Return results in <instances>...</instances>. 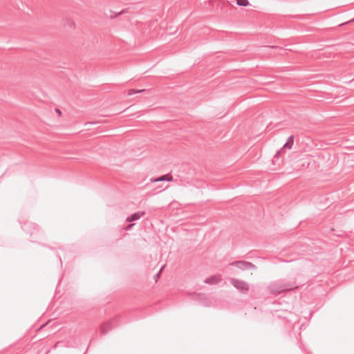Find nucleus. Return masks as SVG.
Wrapping results in <instances>:
<instances>
[{"label": "nucleus", "mask_w": 354, "mask_h": 354, "mask_svg": "<svg viewBox=\"0 0 354 354\" xmlns=\"http://www.w3.org/2000/svg\"><path fill=\"white\" fill-rule=\"evenodd\" d=\"M23 230L27 234H30L32 239L31 241L36 242L38 238L41 237V232L37 229L35 224L32 223H26L22 225Z\"/></svg>", "instance_id": "2"}, {"label": "nucleus", "mask_w": 354, "mask_h": 354, "mask_svg": "<svg viewBox=\"0 0 354 354\" xmlns=\"http://www.w3.org/2000/svg\"><path fill=\"white\" fill-rule=\"evenodd\" d=\"M44 326V324H43V325H41V326H40V329H41Z\"/></svg>", "instance_id": "17"}, {"label": "nucleus", "mask_w": 354, "mask_h": 354, "mask_svg": "<svg viewBox=\"0 0 354 354\" xmlns=\"http://www.w3.org/2000/svg\"><path fill=\"white\" fill-rule=\"evenodd\" d=\"M165 266H162L160 270H159L158 273L156 274V275L155 276L156 278H158L159 277V275H160V273L161 272V271L162 270V269L164 268Z\"/></svg>", "instance_id": "13"}, {"label": "nucleus", "mask_w": 354, "mask_h": 354, "mask_svg": "<svg viewBox=\"0 0 354 354\" xmlns=\"http://www.w3.org/2000/svg\"><path fill=\"white\" fill-rule=\"evenodd\" d=\"M297 18L300 19V18H301V16H297Z\"/></svg>", "instance_id": "18"}, {"label": "nucleus", "mask_w": 354, "mask_h": 354, "mask_svg": "<svg viewBox=\"0 0 354 354\" xmlns=\"http://www.w3.org/2000/svg\"><path fill=\"white\" fill-rule=\"evenodd\" d=\"M297 288L298 286L295 279L291 280L282 279L272 282L268 286V290L270 294L278 295L282 292L290 291Z\"/></svg>", "instance_id": "1"}, {"label": "nucleus", "mask_w": 354, "mask_h": 354, "mask_svg": "<svg viewBox=\"0 0 354 354\" xmlns=\"http://www.w3.org/2000/svg\"><path fill=\"white\" fill-rule=\"evenodd\" d=\"M173 180L172 176H170L169 175H163L160 177L156 178H151V183H157L160 181H171Z\"/></svg>", "instance_id": "8"}, {"label": "nucleus", "mask_w": 354, "mask_h": 354, "mask_svg": "<svg viewBox=\"0 0 354 354\" xmlns=\"http://www.w3.org/2000/svg\"><path fill=\"white\" fill-rule=\"evenodd\" d=\"M236 3L240 6H247L249 4L248 0H236Z\"/></svg>", "instance_id": "12"}, {"label": "nucleus", "mask_w": 354, "mask_h": 354, "mask_svg": "<svg viewBox=\"0 0 354 354\" xmlns=\"http://www.w3.org/2000/svg\"><path fill=\"white\" fill-rule=\"evenodd\" d=\"M145 91H146L145 89L136 90V89L131 88L128 91V95H131L133 94L141 93H144Z\"/></svg>", "instance_id": "11"}, {"label": "nucleus", "mask_w": 354, "mask_h": 354, "mask_svg": "<svg viewBox=\"0 0 354 354\" xmlns=\"http://www.w3.org/2000/svg\"><path fill=\"white\" fill-rule=\"evenodd\" d=\"M115 319L110 320L102 325L100 328V334L106 335L109 330L113 328V325L115 324Z\"/></svg>", "instance_id": "6"}, {"label": "nucleus", "mask_w": 354, "mask_h": 354, "mask_svg": "<svg viewBox=\"0 0 354 354\" xmlns=\"http://www.w3.org/2000/svg\"><path fill=\"white\" fill-rule=\"evenodd\" d=\"M293 144L294 136L292 135L290 137H288L286 142L283 145V147L276 153L275 157H279L281 156V153L285 149H291Z\"/></svg>", "instance_id": "5"}, {"label": "nucleus", "mask_w": 354, "mask_h": 354, "mask_svg": "<svg viewBox=\"0 0 354 354\" xmlns=\"http://www.w3.org/2000/svg\"><path fill=\"white\" fill-rule=\"evenodd\" d=\"M230 282L233 286L242 292H246L249 290L248 283L244 281L230 278Z\"/></svg>", "instance_id": "3"}, {"label": "nucleus", "mask_w": 354, "mask_h": 354, "mask_svg": "<svg viewBox=\"0 0 354 354\" xmlns=\"http://www.w3.org/2000/svg\"><path fill=\"white\" fill-rule=\"evenodd\" d=\"M230 266H236V268L242 270L256 268V266L253 263L245 261H236L230 263Z\"/></svg>", "instance_id": "4"}, {"label": "nucleus", "mask_w": 354, "mask_h": 354, "mask_svg": "<svg viewBox=\"0 0 354 354\" xmlns=\"http://www.w3.org/2000/svg\"><path fill=\"white\" fill-rule=\"evenodd\" d=\"M352 21H354V19Z\"/></svg>", "instance_id": "19"}, {"label": "nucleus", "mask_w": 354, "mask_h": 354, "mask_svg": "<svg viewBox=\"0 0 354 354\" xmlns=\"http://www.w3.org/2000/svg\"><path fill=\"white\" fill-rule=\"evenodd\" d=\"M344 45L346 46H351V44L349 43L345 44Z\"/></svg>", "instance_id": "16"}, {"label": "nucleus", "mask_w": 354, "mask_h": 354, "mask_svg": "<svg viewBox=\"0 0 354 354\" xmlns=\"http://www.w3.org/2000/svg\"><path fill=\"white\" fill-rule=\"evenodd\" d=\"M124 12H125V10H122L121 12H118V13L116 15V16L120 15H122V14H123V13H124Z\"/></svg>", "instance_id": "15"}, {"label": "nucleus", "mask_w": 354, "mask_h": 354, "mask_svg": "<svg viewBox=\"0 0 354 354\" xmlns=\"http://www.w3.org/2000/svg\"><path fill=\"white\" fill-rule=\"evenodd\" d=\"M145 214V212H136L131 216H128L126 219V221L128 223H131L133 221H136L141 218V216H144Z\"/></svg>", "instance_id": "7"}, {"label": "nucleus", "mask_w": 354, "mask_h": 354, "mask_svg": "<svg viewBox=\"0 0 354 354\" xmlns=\"http://www.w3.org/2000/svg\"><path fill=\"white\" fill-rule=\"evenodd\" d=\"M220 281H221V279H220V278H218V277H216V276H212V277H210L207 278V279L205 280V283H208V284H216V283H218Z\"/></svg>", "instance_id": "10"}, {"label": "nucleus", "mask_w": 354, "mask_h": 354, "mask_svg": "<svg viewBox=\"0 0 354 354\" xmlns=\"http://www.w3.org/2000/svg\"><path fill=\"white\" fill-rule=\"evenodd\" d=\"M55 112H56V113H57L59 116H61V115H62V112H61V111H60L59 109H55Z\"/></svg>", "instance_id": "14"}, {"label": "nucleus", "mask_w": 354, "mask_h": 354, "mask_svg": "<svg viewBox=\"0 0 354 354\" xmlns=\"http://www.w3.org/2000/svg\"><path fill=\"white\" fill-rule=\"evenodd\" d=\"M62 25L64 27H68L70 28H75V23L70 18L68 17L63 19Z\"/></svg>", "instance_id": "9"}]
</instances>
